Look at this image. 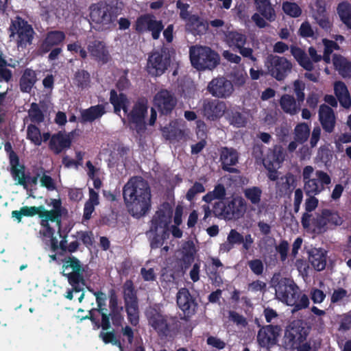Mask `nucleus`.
I'll return each mask as SVG.
<instances>
[{"instance_id":"obj_52","label":"nucleus","mask_w":351,"mask_h":351,"mask_svg":"<svg viewBox=\"0 0 351 351\" xmlns=\"http://www.w3.org/2000/svg\"><path fill=\"white\" fill-rule=\"evenodd\" d=\"M27 138L36 146L42 144L40 129L35 124H29L27 128Z\"/></svg>"},{"instance_id":"obj_22","label":"nucleus","mask_w":351,"mask_h":351,"mask_svg":"<svg viewBox=\"0 0 351 351\" xmlns=\"http://www.w3.org/2000/svg\"><path fill=\"white\" fill-rule=\"evenodd\" d=\"M40 226L45 228L43 234L44 237H52L55 233V230L51 227L49 221L56 222L58 227V232L60 233L62 226V213L55 210H47L43 206V209L40 213ZM60 236L62 235L60 234Z\"/></svg>"},{"instance_id":"obj_38","label":"nucleus","mask_w":351,"mask_h":351,"mask_svg":"<svg viewBox=\"0 0 351 351\" xmlns=\"http://www.w3.org/2000/svg\"><path fill=\"white\" fill-rule=\"evenodd\" d=\"M254 3L258 14L270 22L275 21L276 15L269 0H254Z\"/></svg>"},{"instance_id":"obj_5","label":"nucleus","mask_w":351,"mask_h":351,"mask_svg":"<svg viewBox=\"0 0 351 351\" xmlns=\"http://www.w3.org/2000/svg\"><path fill=\"white\" fill-rule=\"evenodd\" d=\"M146 317L149 325L160 337H167L178 329V321L176 317L162 314L154 308L147 311Z\"/></svg>"},{"instance_id":"obj_37","label":"nucleus","mask_w":351,"mask_h":351,"mask_svg":"<svg viewBox=\"0 0 351 351\" xmlns=\"http://www.w3.org/2000/svg\"><path fill=\"white\" fill-rule=\"evenodd\" d=\"M332 63L335 70L343 78L351 77V62L341 55L334 54Z\"/></svg>"},{"instance_id":"obj_55","label":"nucleus","mask_w":351,"mask_h":351,"mask_svg":"<svg viewBox=\"0 0 351 351\" xmlns=\"http://www.w3.org/2000/svg\"><path fill=\"white\" fill-rule=\"evenodd\" d=\"M129 322L134 326L138 324V304L125 306Z\"/></svg>"},{"instance_id":"obj_25","label":"nucleus","mask_w":351,"mask_h":351,"mask_svg":"<svg viewBox=\"0 0 351 351\" xmlns=\"http://www.w3.org/2000/svg\"><path fill=\"white\" fill-rule=\"evenodd\" d=\"M65 38L66 35L62 31L51 30L48 32L38 49V54L43 56L49 53L53 47L62 45Z\"/></svg>"},{"instance_id":"obj_24","label":"nucleus","mask_w":351,"mask_h":351,"mask_svg":"<svg viewBox=\"0 0 351 351\" xmlns=\"http://www.w3.org/2000/svg\"><path fill=\"white\" fill-rule=\"evenodd\" d=\"M207 88L213 96L218 98L228 97L234 91L232 83L224 77L213 79Z\"/></svg>"},{"instance_id":"obj_41","label":"nucleus","mask_w":351,"mask_h":351,"mask_svg":"<svg viewBox=\"0 0 351 351\" xmlns=\"http://www.w3.org/2000/svg\"><path fill=\"white\" fill-rule=\"evenodd\" d=\"M309 261L317 271H322L326 265V252L322 249H313L309 254Z\"/></svg>"},{"instance_id":"obj_59","label":"nucleus","mask_w":351,"mask_h":351,"mask_svg":"<svg viewBox=\"0 0 351 351\" xmlns=\"http://www.w3.org/2000/svg\"><path fill=\"white\" fill-rule=\"evenodd\" d=\"M305 84L300 80H297L293 82V90L297 97V101L299 104H302L305 99Z\"/></svg>"},{"instance_id":"obj_63","label":"nucleus","mask_w":351,"mask_h":351,"mask_svg":"<svg viewBox=\"0 0 351 351\" xmlns=\"http://www.w3.org/2000/svg\"><path fill=\"white\" fill-rule=\"evenodd\" d=\"M289 249V245L286 240H281L280 243L276 246V250L280 254V258L282 262L287 260Z\"/></svg>"},{"instance_id":"obj_46","label":"nucleus","mask_w":351,"mask_h":351,"mask_svg":"<svg viewBox=\"0 0 351 351\" xmlns=\"http://www.w3.org/2000/svg\"><path fill=\"white\" fill-rule=\"evenodd\" d=\"M311 130L306 123H300L294 128V140L300 144L304 143L310 136Z\"/></svg>"},{"instance_id":"obj_45","label":"nucleus","mask_w":351,"mask_h":351,"mask_svg":"<svg viewBox=\"0 0 351 351\" xmlns=\"http://www.w3.org/2000/svg\"><path fill=\"white\" fill-rule=\"evenodd\" d=\"M337 10L342 23L351 30V4L346 2L340 3Z\"/></svg>"},{"instance_id":"obj_44","label":"nucleus","mask_w":351,"mask_h":351,"mask_svg":"<svg viewBox=\"0 0 351 351\" xmlns=\"http://www.w3.org/2000/svg\"><path fill=\"white\" fill-rule=\"evenodd\" d=\"M247 37L245 34L236 31L228 32L226 34V41L230 47H239L245 45Z\"/></svg>"},{"instance_id":"obj_49","label":"nucleus","mask_w":351,"mask_h":351,"mask_svg":"<svg viewBox=\"0 0 351 351\" xmlns=\"http://www.w3.org/2000/svg\"><path fill=\"white\" fill-rule=\"evenodd\" d=\"M245 197L253 205H258L261 201L262 189L259 186H251L243 191Z\"/></svg>"},{"instance_id":"obj_48","label":"nucleus","mask_w":351,"mask_h":351,"mask_svg":"<svg viewBox=\"0 0 351 351\" xmlns=\"http://www.w3.org/2000/svg\"><path fill=\"white\" fill-rule=\"evenodd\" d=\"M244 237L235 229H231L227 237V243H224L222 247L230 251L235 245H243Z\"/></svg>"},{"instance_id":"obj_2","label":"nucleus","mask_w":351,"mask_h":351,"mask_svg":"<svg viewBox=\"0 0 351 351\" xmlns=\"http://www.w3.org/2000/svg\"><path fill=\"white\" fill-rule=\"evenodd\" d=\"M94 295L96 298V303L97 305V310L98 313L101 316V328L103 330H108L110 328V319L112 320V324L115 327L122 326L124 317L123 315V307L119 304L118 295L116 291L111 289L108 292L109 298V313L106 306V296L104 293L101 291H94Z\"/></svg>"},{"instance_id":"obj_57","label":"nucleus","mask_w":351,"mask_h":351,"mask_svg":"<svg viewBox=\"0 0 351 351\" xmlns=\"http://www.w3.org/2000/svg\"><path fill=\"white\" fill-rule=\"evenodd\" d=\"M285 152L284 149L281 145H275L270 155L267 156L268 158L271 160L269 162L280 165L285 160Z\"/></svg>"},{"instance_id":"obj_18","label":"nucleus","mask_w":351,"mask_h":351,"mask_svg":"<svg viewBox=\"0 0 351 351\" xmlns=\"http://www.w3.org/2000/svg\"><path fill=\"white\" fill-rule=\"evenodd\" d=\"M331 183V177L325 171L317 170L311 180L305 182L304 190L306 195H318Z\"/></svg>"},{"instance_id":"obj_9","label":"nucleus","mask_w":351,"mask_h":351,"mask_svg":"<svg viewBox=\"0 0 351 351\" xmlns=\"http://www.w3.org/2000/svg\"><path fill=\"white\" fill-rule=\"evenodd\" d=\"M246 204L241 197H234L225 202L219 201L213 206V213L215 216H223L228 219H238L242 217L245 212Z\"/></svg>"},{"instance_id":"obj_26","label":"nucleus","mask_w":351,"mask_h":351,"mask_svg":"<svg viewBox=\"0 0 351 351\" xmlns=\"http://www.w3.org/2000/svg\"><path fill=\"white\" fill-rule=\"evenodd\" d=\"M87 49L90 56L96 61L106 64L110 59V55L106 43L100 39L89 40Z\"/></svg>"},{"instance_id":"obj_33","label":"nucleus","mask_w":351,"mask_h":351,"mask_svg":"<svg viewBox=\"0 0 351 351\" xmlns=\"http://www.w3.org/2000/svg\"><path fill=\"white\" fill-rule=\"evenodd\" d=\"M106 113L104 105L97 104L92 106L87 109L82 110L80 112L82 123H92L96 119H100Z\"/></svg>"},{"instance_id":"obj_32","label":"nucleus","mask_w":351,"mask_h":351,"mask_svg":"<svg viewBox=\"0 0 351 351\" xmlns=\"http://www.w3.org/2000/svg\"><path fill=\"white\" fill-rule=\"evenodd\" d=\"M109 101L113 106L114 113L119 114L123 110L124 114H128L129 100L125 94L121 93L118 95L114 89H112L110 91Z\"/></svg>"},{"instance_id":"obj_1","label":"nucleus","mask_w":351,"mask_h":351,"mask_svg":"<svg viewBox=\"0 0 351 351\" xmlns=\"http://www.w3.org/2000/svg\"><path fill=\"white\" fill-rule=\"evenodd\" d=\"M124 202L129 213L136 218L147 214L151 208V190L141 176H133L123 188Z\"/></svg>"},{"instance_id":"obj_27","label":"nucleus","mask_w":351,"mask_h":351,"mask_svg":"<svg viewBox=\"0 0 351 351\" xmlns=\"http://www.w3.org/2000/svg\"><path fill=\"white\" fill-rule=\"evenodd\" d=\"M220 161L222 169L229 173H237V169L232 167L239 160V153L232 147H223L220 149Z\"/></svg>"},{"instance_id":"obj_62","label":"nucleus","mask_w":351,"mask_h":351,"mask_svg":"<svg viewBox=\"0 0 351 351\" xmlns=\"http://www.w3.org/2000/svg\"><path fill=\"white\" fill-rule=\"evenodd\" d=\"M230 121L232 125L237 128L243 127L246 123L245 117L239 112H231Z\"/></svg>"},{"instance_id":"obj_29","label":"nucleus","mask_w":351,"mask_h":351,"mask_svg":"<svg viewBox=\"0 0 351 351\" xmlns=\"http://www.w3.org/2000/svg\"><path fill=\"white\" fill-rule=\"evenodd\" d=\"M71 145V138L62 131L52 134L49 142V149L56 155H58L64 149L70 148Z\"/></svg>"},{"instance_id":"obj_50","label":"nucleus","mask_w":351,"mask_h":351,"mask_svg":"<svg viewBox=\"0 0 351 351\" xmlns=\"http://www.w3.org/2000/svg\"><path fill=\"white\" fill-rule=\"evenodd\" d=\"M28 117L34 124H40L45 121L44 112L40 108L37 103L33 102L30 104V108L28 110Z\"/></svg>"},{"instance_id":"obj_16","label":"nucleus","mask_w":351,"mask_h":351,"mask_svg":"<svg viewBox=\"0 0 351 351\" xmlns=\"http://www.w3.org/2000/svg\"><path fill=\"white\" fill-rule=\"evenodd\" d=\"M343 219L337 211L330 209H322L321 213L313 218V226L319 232H325L328 226H337L341 225Z\"/></svg>"},{"instance_id":"obj_54","label":"nucleus","mask_w":351,"mask_h":351,"mask_svg":"<svg viewBox=\"0 0 351 351\" xmlns=\"http://www.w3.org/2000/svg\"><path fill=\"white\" fill-rule=\"evenodd\" d=\"M282 8L287 15L293 18L299 17L302 14V9L294 2L285 1L282 3Z\"/></svg>"},{"instance_id":"obj_19","label":"nucleus","mask_w":351,"mask_h":351,"mask_svg":"<svg viewBox=\"0 0 351 351\" xmlns=\"http://www.w3.org/2000/svg\"><path fill=\"white\" fill-rule=\"evenodd\" d=\"M324 0H315L310 5L313 18L318 25L324 31L330 32L332 22L330 19L329 13L326 10Z\"/></svg>"},{"instance_id":"obj_28","label":"nucleus","mask_w":351,"mask_h":351,"mask_svg":"<svg viewBox=\"0 0 351 351\" xmlns=\"http://www.w3.org/2000/svg\"><path fill=\"white\" fill-rule=\"evenodd\" d=\"M318 115L323 130L328 133L332 132L336 125V117L332 108L322 104L319 107Z\"/></svg>"},{"instance_id":"obj_12","label":"nucleus","mask_w":351,"mask_h":351,"mask_svg":"<svg viewBox=\"0 0 351 351\" xmlns=\"http://www.w3.org/2000/svg\"><path fill=\"white\" fill-rule=\"evenodd\" d=\"M265 66L268 74L278 81L284 80L292 70V63L286 58L272 54L267 56Z\"/></svg>"},{"instance_id":"obj_60","label":"nucleus","mask_w":351,"mask_h":351,"mask_svg":"<svg viewBox=\"0 0 351 351\" xmlns=\"http://www.w3.org/2000/svg\"><path fill=\"white\" fill-rule=\"evenodd\" d=\"M67 50L72 53H78L80 57L83 60L86 59L88 57L87 51L84 47H82L79 41L68 44Z\"/></svg>"},{"instance_id":"obj_17","label":"nucleus","mask_w":351,"mask_h":351,"mask_svg":"<svg viewBox=\"0 0 351 351\" xmlns=\"http://www.w3.org/2000/svg\"><path fill=\"white\" fill-rule=\"evenodd\" d=\"M177 304L184 314V319L186 321L195 313L197 303L195 298L191 294L187 288L183 287L178 290L176 295Z\"/></svg>"},{"instance_id":"obj_3","label":"nucleus","mask_w":351,"mask_h":351,"mask_svg":"<svg viewBox=\"0 0 351 351\" xmlns=\"http://www.w3.org/2000/svg\"><path fill=\"white\" fill-rule=\"evenodd\" d=\"M90 18L99 31L110 29L117 20L118 8L106 1H99L90 8Z\"/></svg>"},{"instance_id":"obj_53","label":"nucleus","mask_w":351,"mask_h":351,"mask_svg":"<svg viewBox=\"0 0 351 351\" xmlns=\"http://www.w3.org/2000/svg\"><path fill=\"white\" fill-rule=\"evenodd\" d=\"M280 180L282 183L279 186V191L282 193H287V192H291V189L295 186V178L291 173H288L285 176L281 177Z\"/></svg>"},{"instance_id":"obj_47","label":"nucleus","mask_w":351,"mask_h":351,"mask_svg":"<svg viewBox=\"0 0 351 351\" xmlns=\"http://www.w3.org/2000/svg\"><path fill=\"white\" fill-rule=\"evenodd\" d=\"M226 195V190L222 184H217L215 186L212 191L208 192L203 196L202 200L209 204L214 199H219L220 201L225 199Z\"/></svg>"},{"instance_id":"obj_6","label":"nucleus","mask_w":351,"mask_h":351,"mask_svg":"<svg viewBox=\"0 0 351 351\" xmlns=\"http://www.w3.org/2000/svg\"><path fill=\"white\" fill-rule=\"evenodd\" d=\"M9 30L12 37L19 49H26L33 43L36 32L32 25L21 16H16L11 21Z\"/></svg>"},{"instance_id":"obj_61","label":"nucleus","mask_w":351,"mask_h":351,"mask_svg":"<svg viewBox=\"0 0 351 351\" xmlns=\"http://www.w3.org/2000/svg\"><path fill=\"white\" fill-rule=\"evenodd\" d=\"M250 270L256 276H261L264 271V265L261 259L255 258L247 262Z\"/></svg>"},{"instance_id":"obj_13","label":"nucleus","mask_w":351,"mask_h":351,"mask_svg":"<svg viewBox=\"0 0 351 351\" xmlns=\"http://www.w3.org/2000/svg\"><path fill=\"white\" fill-rule=\"evenodd\" d=\"M134 28L138 33L150 32L152 38L158 40L164 29V25L162 21L157 20L154 14H144L136 19Z\"/></svg>"},{"instance_id":"obj_42","label":"nucleus","mask_w":351,"mask_h":351,"mask_svg":"<svg viewBox=\"0 0 351 351\" xmlns=\"http://www.w3.org/2000/svg\"><path fill=\"white\" fill-rule=\"evenodd\" d=\"M125 306L138 304L137 291L132 280H127L123 285Z\"/></svg>"},{"instance_id":"obj_64","label":"nucleus","mask_w":351,"mask_h":351,"mask_svg":"<svg viewBox=\"0 0 351 351\" xmlns=\"http://www.w3.org/2000/svg\"><path fill=\"white\" fill-rule=\"evenodd\" d=\"M348 297V294L347 290H346L343 288L339 287L335 289L333 293H332L330 298V302L332 304H337Z\"/></svg>"},{"instance_id":"obj_21","label":"nucleus","mask_w":351,"mask_h":351,"mask_svg":"<svg viewBox=\"0 0 351 351\" xmlns=\"http://www.w3.org/2000/svg\"><path fill=\"white\" fill-rule=\"evenodd\" d=\"M154 105L158 112L163 115L170 114L177 104L174 95L166 89L158 91L154 99Z\"/></svg>"},{"instance_id":"obj_15","label":"nucleus","mask_w":351,"mask_h":351,"mask_svg":"<svg viewBox=\"0 0 351 351\" xmlns=\"http://www.w3.org/2000/svg\"><path fill=\"white\" fill-rule=\"evenodd\" d=\"M147 101L145 99H138L133 106L130 112L128 111L127 118L130 123L134 125V129L138 134L145 132L146 125L145 121L147 113Z\"/></svg>"},{"instance_id":"obj_51","label":"nucleus","mask_w":351,"mask_h":351,"mask_svg":"<svg viewBox=\"0 0 351 351\" xmlns=\"http://www.w3.org/2000/svg\"><path fill=\"white\" fill-rule=\"evenodd\" d=\"M295 297V302L293 304H287L288 306H293L292 313H295L302 309H304L308 307L310 302L308 297L304 294L298 291Z\"/></svg>"},{"instance_id":"obj_35","label":"nucleus","mask_w":351,"mask_h":351,"mask_svg":"<svg viewBox=\"0 0 351 351\" xmlns=\"http://www.w3.org/2000/svg\"><path fill=\"white\" fill-rule=\"evenodd\" d=\"M334 92L340 105L346 109L350 108L351 106V97L346 84L341 81L335 82Z\"/></svg>"},{"instance_id":"obj_11","label":"nucleus","mask_w":351,"mask_h":351,"mask_svg":"<svg viewBox=\"0 0 351 351\" xmlns=\"http://www.w3.org/2000/svg\"><path fill=\"white\" fill-rule=\"evenodd\" d=\"M311 328L301 319L293 321L286 328L283 337L285 347L288 349L306 340Z\"/></svg>"},{"instance_id":"obj_14","label":"nucleus","mask_w":351,"mask_h":351,"mask_svg":"<svg viewBox=\"0 0 351 351\" xmlns=\"http://www.w3.org/2000/svg\"><path fill=\"white\" fill-rule=\"evenodd\" d=\"M276 291V297L282 302L287 304H293L295 302V296L298 291V287L293 280L288 278H276L274 276L272 280Z\"/></svg>"},{"instance_id":"obj_10","label":"nucleus","mask_w":351,"mask_h":351,"mask_svg":"<svg viewBox=\"0 0 351 351\" xmlns=\"http://www.w3.org/2000/svg\"><path fill=\"white\" fill-rule=\"evenodd\" d=\"M62 275L67 278L69 285L72 287L71 290L75 293L83 291L81 285H84L83 273L84 271L80 261L73 256H68L63 261Z\"/></svg>"},{"instance_id":"obj_56","label":"nucleus","mask_w":351,"mask_h":351,"mask_svg":"<svg viewBox=\"0 0 351 351\" xmlns=\"http://www.w3.org/2000/svg\"><path fill=\"white\" fill-rule=\"evenodd\" d=\"M99 337L102 339L104 343H112V345L118 346L121 351H123V347L120 340L117 339L114 330L110 332H101Z\"/></svg>"},{"instance_id":"obj_34","label":"nucleus","mask_w":351,"mask_h":351,"mask_svg":"<svg viewBox=\"0 0 351 351\" xmlns=\"http://www.w3.org/2000/svg\"><path fill=\"white\" fill-rule=\"evenodd\" d=\"M10 165V173L17 184L21 185L24 189H27L26 174L25 173V167L23 165H20L19 158L12 156Z\"/></svg>"},{"instance_id":"obj_4","label":"nucleus","mask_w":351,"mask_h":351,"mask_svg":"<svg viewBox=\"0 0 351 351\" xmlns=\"http://www.w3.org/2000/svg\"><path fill=\"white\" fill-rule=\"evenodd\" d=\"M189 56L192 66L198 71L213 70L220 61L219 55L206 46L191 47Z\"/></svg>"},{"instance_id":"obj_7","label":"nucleus","mask_w":351,"mask_h":351,"mask_svg":"<svg viewBox=\"0 0 351 351\" xmlns=\"http://www.w3.org/2000/svg\"><path fill=\"white\" fill-rule=\"evenodd\" d=\"M173 215V209L168 202H164L156 212L151 221L149 231L156 233L151 241V247L156 249L162 245L161 238L157 234L160 229L165 230L168 228Z\"/></svg>"},{"instance_id":"obj_40","label":"nucleus","mask_w":351,"mask_h":351,"mask_svg":"<svg viewBox=\"0 0 351 351\" xmlns=\"http://www.w3.org/2000/svg\"><path fill=\"white\" fill-rule=\"evenodd\" d=\"M291 53L302 68L307 71H311L313 70V63L303 49L296 46H291Z\"/></svg>"},{"instance_id":"obj_36","label":"nucleus","mask_w":351,"mask_h":351,"mask_svg":"<svg viewBox=\"0 0 351 351\" xmlns=\"http://www.w3.org/2000/svg\"><path fill=\"white\" fill-rule=\"evenodd\" d=\"M279 104L281 109L287 114L295 115L301 109V104L298 102L293 96L289 94H284L281 96Z\"/></svg>"},{"instance_id":"obj_30","label":"nucleus","mask_w":351,"mask_h":351,"mask_svg":"<svg viewBox=\"0 0 351 351\" xmlns=\"http://www.w3.org/2000/svg\"><path fill=\"white\" fill-rule=\"evenodd\" d=\"M185 31L193 36H201L206 34L208 29V23L206 20L197 14H192L185 23Z\"/></svg>"},{"instance_id":"obj_20","label":"nucleus","mask_w":351,"mask_h":351,"mask_svg":"<svg viewBox=\"0 0 351 351\" xmlns=\"http://www.w3.org/2000/svg\"><path fill=\"white\" fill-rule=\"evenodd\" d=\"M281 328L278 325L269 324L262 326L257 334V342L260 347L269 349L278 341Z\"/></svg>"},{"instance_id":"obj_43","label":"nucleus","mask_w":351,"mask_h":351,"mask_svg":"<svg viewBox=\"0 0 351 351\" xmlns=\"http://www.w3.org/2000/svg\"><path fill=\"white\" fill-rule=\"evenodd\" d=\"M73 84L82 90L88 88L90 84V75L84 69H78L74 74Z\"/></svg>"},{"instance_id":"obj_31","label":"nucleus","mask_w":351,"mask_h":351,"mask_svg":"<svg viewBox=\"0 0 351 351\" xmlns=\"http://www.w3.org/2000/svg\"><path fill=\"white\" fill-rule=\"evenodd\" d=\"M38 80L36 73L31 68H26L19 79V88L22 93H30Z\"/></svg>"},{"instance_id":"obj_8","label":"nucleus","mask_w":351,"mask_h":351,"mask_svg":"<svg viewBox=\"0 0 351 351\" xmlns=\"http://www.w3.org/2000/svg\"><path fill=\"white\" fill-rule=\"evenodd\" d=\"M171 49L168 47L162 45L157 49L153 50L149 54L147 71L148 73L154 77L162 75L171 64Z\"/></svg>"},{"instance_id":"obj_23","label":"nucleus","mask_w":351,"mask_h":351,"mask_svg":"<svg viewBox=\"0 0 351 351\" xmlns=\"http://www.w3.org/2000/svg\"><path fill=\"white\" fill-rule=\"evenodd\" d=\"M226 109V102L217 99H205L202 103V114L210 121H215L221 118Z\"/></svg>"},{"instance_id":"obj_39","label":"nucleus","mask_w":351,"mask_h":351,"mask_svg":"<svg viewBox=\"0 0 351 351\" xmlns=\"http://www.w3.org/2000/svg\"><path fill=\"white\" fill-rule=\"evenodd\" d=\"M99 204V194L93 189L89 188V198L85 202L83 213V220L88 221L91 219L95 206Z\"/></svg>"},{"instance_id":"obj_58","label":"nucleus","mask_w":351,"mask_h":351,"mask_svg":"<svg viewBox=\"0 0 351 351\" xmlns=\"http://www.w3.org/2000/svg\"><path fill=\"white\" fill-rule=\"evenodd\" d=\"M204 191L205 187L204 185L199 182H195L188 190L185 196L186 199L189 202H192L195 199L196 195L204 193Z\"/></svg>"}]
</instances>
